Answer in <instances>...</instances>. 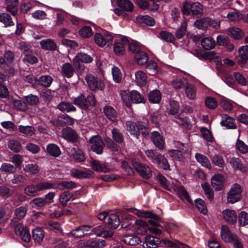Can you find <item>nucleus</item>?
Returning a JSON list of instances; mask_svg holds the SVG:
<instances>
[{"mask_svg":"<svg viewBox=\"0 0 248 248\" xmlns=\"http://www.w3.org/2000/svg\"><path fill=\"white\" fill-rule=\"evenodd\" d=\"M55 185L49 181H43L36 185L31 184L26 186L24 190L25 194L29 196L35 197L38 195L39 191L55 189Z\"/></svg>","mask_w":248,"mask_h":248,"instance_id":"f257e3e1","label":"nucleus"},{"mask_svg":"<svg viewBox=\"0 0 248 248\" xmlns=\"http://www.w3.org/2000/svg\"><path fill=\"white\" fill-rule=\"evenodd\" d=\"M73 103L82 109L86 110L90 106H94L96 104L95 97L93 93H90L86 97L83 94L74 97Z\"/></svg>","mask_w":248,"mask_h":248,"instance_id":"f03ea898","label":"nucleus"},{"mask_svg":"<svg viewBox=\"0 0 248 248\" xmlns=\"http://www.w3.org/2000/svg\"><path fill=\"white\" fill-rule=\"evenodd\" d=\"M133 213L140 217L150 218L148 223L155 227L160 226V222H162L161 218L157 215L155 214L153 211H144L134 209Z\"/></svg>","mask_w":248,"mask_h":248,"instance_id":"7ed1b4c3","label":"nucleus"},{"mask_svg":"<svg viewBox=\"0 0 248 248\" xmlns=\"http://www.w3.org/2000/svg\"><path fill=\"white\" fill-rule=\"evenodd\" d=\"M127 130L132 135L136 136L137 137L139 135L140 132L144 137L148 135L149 131L147 129V124L145 123L139 122L138 124L133 122H127L126 123Z\"/></svg>","mask_w":248,"mask_h":248,"instance_id":"20e7f679","label":"nucleus"},{"mask_svg":"<svg viewBox=\"0 0 248 248\" xmlns=\"http://www.w3.org/2000/svg\"><path fill=\"white\" fill-rule=\"evenodd\" d=\"M182 11L185 15H189L191 13L193 16H200L203 12L202 6L198 2L191 3L186 1L183 4Z\"/></svg>","mask_w":248,"mask_h":248,"instance_id":"39448f33","label":"nucleus"},{"mask_svg":"<svg viewBox=\"0 0 248 248\" xmlns=\"http://www.w3.org/2000/svg\"><path fill=\"white\" fill-rule=\"evenodd\" d=\"M242 189L237 184H234L227 194V203H234L240 201Z\"/></svg>","mask_w":248,"mask_h":248,"instance_id":"423d86ee","label":"nucleus"},{"mask_svg":"<svg viewBox=\"0 0 248 248\" xmlns=\"http://www.w3.org/2000/svg\"><path fill=\"white\" fill-rule=\"evenodd\" d=\"M105 245V241L99 239L80 240L77 244L78 248H103Z\"/></svg>","mask_w":248,"mask_h":248,"instance_id":"0eeeda50","label":"nucleus"},{"mask_svg":"<svg viewBox=\"0 0 248 248\" xmlns=\"http://www.w3.org/2000/svg\"><path fill=\"white\" fill-rule=\"evenodd\" d=\"M132 164L134 169L141 177L147 179L152 176L151 170L146 164L141 163L136 160H133Z\"/></svg>","mask_w":248,"mask_h":248,"instance_id":"6e6552de","label":"nucleus"},{"mask_svg":"<svg viewBox=\"0 0 248 248\" xmlns=\"http://www.w3.org/2000/svg\"><path fill=\"white\" fill-rule=\"evenodd\" d=\"M90 143L91 144V149L97 154H101L104 147V143L101 138L98 135L93 136L90 139Z\"/></svg>","mask_w":248,"mask_h":248,"instance_id":"1a4fd4ad","label":"nucleus"},{"mask_svg":"<svg viewBox=\"0 0 248 248\" xmlns=\"http://www.w3.org/2000/svg\"><path fill=\"white\" fill-rule=\"evenodd\" d=\"M88 84L92 90H96L97 89L102 90L104 85L102 80L96 78L92 75H87L85 78Z\"/></svg>","mask_w":248,"mask_h":248,"instance_id":"9d476101","label":"nucleus"},{"mask_svg":"<svg viewBox=\"0 0 248 248\" xmlns=\"http://www.w3.org/2000/svg\"><path fill=\"white\" fill-rule=\"evenodd\" d=\"M90 231L91 227L89 226L82 225L71 231L68 235L69 236L80 238L89 234Z\"/></svg>","mask_w":248,"mask_h":248,"instance_id":"9b49d317","label":"nucleus"},{"mask_svg":"<svg viewBox=\"0 0 248 248\" xmlns=\"http://www.w3.org/2000/svg\"><path fill=\"white\" fill-rule=\"evenodd\" d=\"M15 232L16 234L20 235L23 241L29 242L31 240V236L28 229L24 227L22 224L20 223L16 226Z\"/></svg>","mask_w":248,"mask_h":248,"instance_id":"f8f14e48","label":"nucleus"},{"mask_svg":"<svg viewBox=\"0 0 248 248\" xmlns=\"http://www.w3.org/2000/svg\"><path fill=\"white\" fill-rule=\"evenodd\" d=\"M94 41L95 43L99 46L103 47L107 43L111 44L112 42V36L109 34H106L104 35L99 33L94 34Z\"/></svg>","mask_w":248,"mask_h":248,"instance_id":"ddd939ff","label":"nucleus"},{"mask_svg":"<svg viewBox=\"0 0 248 248\" xmlns=\"http://www.w3.org/2000/svg\"><path fill=\"white\" fill-rule=\"evenodd\" d=\"M90 164L92 169L97 172L108 173L111 171L115 170L114 168L109 169L107 167L106 164H101L99 161L95 159H92L90 161Z\"/></svg>","mask_w":248,"mask_h":248,"instance_id":"4468645a","label":"nucleus"},{"mask_svg":"<svg viewBox=\"0 0 248 248\" xmlns=\"http://www.w3.org/2000/svg\"><path fill=\"white\" fill-rule=\"evenodd\" d=\"M148 229V223L141 219L137 220L133 225L134 231L139 234H144Z\"/></svg>","mask_w":248,"mask_h":248,"instance_id":"2eb2a0df","label":"nucleus"},{"mask_svg":"<svg viewBox=\"0 0 248 248\" xmlns=\"http://www.w3.org/2000/svg\"><path fill=\"white\" fill-rule=\"evenodd\" d=\"M161 243V240L155 236L147 235L142 244L143 248H156Z\"/></svg>","mask_w":248,"mask_h":248,"instance_id":"dca6fc26","label":"nucleus"},{"mask_svg":"<svg viewBox=\"0 0 248 248\" xmlns=\"http://www.w3.org/2000/svg\"><path fill=\"white\" fill-rule=\"evenodd\" d=\"M93 61V58L84 53H78L73 60V64L76 67H79V62L90 63Z\"/></svg>","mask_w":248,"mask_h":248,"instance_id":"f3484780","label":"nucleus"},{"mask_svg":"<svg viewBox=\"0 0 248 248\" xmlns=\"http://www.w3.org/2000/svg\"><path fill=\"white\" fill-rule=\"evenodd\" d=\"M152 141L157 148L159 150L164 148L165 140L162 135L158 131H153L151 136Z\"/></svg>","mask_w":248,"mask_h":248,"instance_id":"a211bd4d","label":"nucleus"},{"mask_svg":"<svg viewBox=\"0 0 248 248\" xmlns=\"http://www.w3.org/2000/svg\"><path fill=\"white\" fill-rule=\"evenodd\" d=\"M221 120L220 124L222 126H225L228 129H236L237 125L235 123V120L232 117L227 114H223L221 115Z\"/></svg>","mask_w":248,"mask_h":248,"instance_id":"6ab92c4d","label":"nucleus"},{"mask_svg":"<svg viewBox=\"0 0 248 248\" xmlns=\"http://www.w3.org/2000/svg\"><path fill=\"white\" fill-rule=\"evenodd\" d=\"M222 214L223 218L227 223L231 224L236 223L237 215L235 211L231 209H225L223 211Z\"/></svg>","mask_w":248,"mask_h":248,"instance_id":"aec40b11","label":"nucleus"},{"mask_svg":"<svg viewBox=\"0 0 248 248\" xmlns=\"http://www.w3.org/2000/svg\"><path fill=\"white\" fill-rule=\"evenodd\" d=\"M128 44V40L124 37H121L120 41L116 42L114 46V51L118 55H122L124 53L125 46Z\"/></svg>","mask_w":248,"mask_h":248,"instance_id":"412c9836","label":"nucleus"},{"mask_svg":"<svg viewBox=\"0 0 248 248\" xmlns=\"http://www.w3.org/2000/svg\"><path fill=\"white\" fill-rule=\"evenodd\" d=\"M62 135L64 139L72 142L76 141L78 138L77 133L70 127L63 128L62 130Z\"/></svg>","mask_w":248,"mask_h":248,"instance_id":"4be33fe9","label":"nucleus"},{"mask_svg":"<svg viewBox=\"0 0 248 248\" xmlns=\"http://www.w3.org/2000/svg\"><path fill=\"white\" fill-rule=\"evenodd\" d=\"M168 153L174 160L178 161H183L186 158V155L190 154L184 152V151H180V150H175V149L169 150L168 151Z\"/></svg>","mask_w":248,"mask_h":248,"instance_id":"5701e85b","label":"nucleus"},{"mask_svg":"<svg viewBox=\"0 0 248 248\" xmlns=\"http://www.w3.org/2000/svg\"><path fill=\"white\" fill-rule=\"evenodd\" d=\"M123 242L127 245L134 246L141 242L140 238L136 235L132 234H126L122 237Z\"/></svg>","mask_w":248,"mask_h":248,"instance_id":"b1692460","label":"nucleus"},{"mask_svg":"<svg viewBox=\"0 0 248 248\" xmlns=\"http://www.w3.org/2000/svg\"><path fill=\"white\" fill-rule=\"evenodd\" d=\"M229 163L234 170H239L242 172L247 170V167L242 163L240 158L233 157L230 159Z\"/></svg>","mask_w":248,"mask_h":248,"instance_id":"393cba45","label":"nucleus"},{"mask_svg":"<svg viewBox=\"0 0 248 248\" xmlns=\"http://www.w3.org/2000/svg\"><path fill=\"white\" fill-rule=\"evenodd\" d=\"M224 178L219 174L214 175L211 178V185L216 190H220L223 186Z\"/></svg>","mask_w":248,"mask_h":248,"instance_id":"a878e982","label":"nucleus"},{"mask_svg":"<svg viewBox=\"0 0 248 248\" xmlns=\"http://www.w3.org/2000/svg\"><path fill=\"white\" fill-rule=\"evenodd\" d=\"M104 112L108 119L112 122L117 119V113L115 109L110 106H106L104 108Z\"/></svg>","mask_w":248,"mask_h":248,"instance_id":"bb28decb","label":"nucleus"},{"mask_svg":"<svg viewBox=\"0 0 248 248\" xmlns=\"http://www.w3.org/2000/svg\"><path fill=\"white\" fill-rule=\"evenodd\" d=\"M71 175L76 178H88L92 176L93 172L90 170L82 171L77 169H73L70 171Z\"/></svg>","mask_w":248,"mask_h":248,"instance_id":"cd10ccee","label":"nucleus"},{"mask_svg":"<svg viewBox=\"0 0 248 248\" xmlns=\"http://www.w3.org/2000/svg\"><path fill=\"white\" fill-rule=\"evenodd\" d=\"M195 158L198 162H199L202 166L208 169H211V164L209 159L204 155L196 153L195 155Z\"/></svg>","mask_w":248,"mask_h":248,"instance_id":"c85d7f7f","label":"nucleus"},{"mask_svg":"<svg viewBox=\"0 0 248 248\" xmlns=\"http://www.w3.org/2000/svg\"><path fill=\"white\" fill-rule=\"evenodd\" d=\"M18 0H6V10L13 16H16L18 10Z\"/></svg>","mask_w":248,"mask_h":248,"instance_id":"c756f323","label":"nucleus"},{"mask_svg":"<svg viewBox=\"0 0 248 248\" xmlns=\"http://www.w3.org/2000/svg\"><path fill=\"white\" fill-rule=\"evenodd\" d=\"M228 34L234 39L239 40L244 36L242 31L237 27H231L228 30Z\"/></svg>","mask_w":248,"mask_h":248,"instance_id":"7c9ffc66","label":"nucleus"},{"mask_svg":"<svg viewBox=\"0 0 248 248\" xmlns=\"http://www.w3.org/2000/svg\"><path fill=\"white\" fill-rule=\"evenodd\" d=\"M222 239L226 242H230L235 236L233 235L229 231V227L226 225H223L220 232Z\"/></svg>","mask_w":248,"mask_h":248,"instance_id":"2f4dec72","label":"nucleus"},{"mask_svg":"<svg viewBox=\"0 0 248 248\" xmlns=\"http://www.w3.org/2000/svg\"><path fill=\"white\" fill-rule=\"evenodd\" d=\"M135 82L139 86L145 85L147 81V76L142 71H138L135 73Z\"/></svg>","mask_w":248,"mask_h":248,"instance_id":"473e14b6","label":"nucleus"},{"mask_svg":"<svg viewBox=\"0 0 248 248\" xmlns=\"http://www.w3.org/2000/svg\"><path fill=\"white\" fill-rule=\"evenodd\" d=\"M74 73V69L71 63L67 62L62 65V73L64 77L67 78H71L73 76Z\"/></svg>","mask_w":248,"mask_h":248,"instance_id":"72a5a7b5","label":"nucleus"},{"mask_svg":"<svg viewBox=\"0 0 248 248\" xmlns=\"http://www.w3.org/2000/svg\"><path fill=\"white\" fill-rule=\"evenodd\" d=\"M19 131L24 136L27 137H31L35 134V129L34 127L31 125H20L18 127Z\"/></svg>","mask_w":248,"mask_h":248,"instance_id":"f704fd0d","label":"nucleus"},{"mask_svg":"<svg viewBox=\"0 0 248 248\" xmlns=\"http://www.w3.org/2000/svg\"><path fill=\"white\" fill-rule=\"evenodd\" d=\"M46 151L50 155L54 157H58L61 154V151L59 146L53 143L49 144L47 146Z\"/></svg>","mask_w":248,"mask_h":248,"instance_id":"c9c22d12","label":"nucleus"},{"mask_svg":"<svg viewBox=\"0 0 248 248\" xmlns=\"http://www.w3.org/2000/svg\"><path fill=\"white\" fill-rule=\"evenodd\" d=\"M30 204L32 208L37 209H42L46 205V201L42 197H37L33 199L30 202Z\"/></svg>","mask_w":248,"mask_h":248,"instance_id":"e433bc0d","label":"nucleus"},{"mask_svg":"<svg viewBox=\"0 0 248 248\" xmlns=\"http://www.w3.org/2000/svg\"><path fill=\"white\" fill-rule=\"evenodd\" d=\"M201 45L204 49L210 50L215 47L216 42L212 37H208L204 38L201 40Z\"/></svg>","mask_w":248,"mask_h":248,"instance_id":"4c0bfd02","label":"nucleus"},{"mask_svg":"<svg viewBox=\"0 0 248 248\" xmlns=\"http://www.w3.org/2000/svg\"><path fill=\"white\" fill-rule=\"evenodd\" d=\"M40 45L43 49L46 50H54L57 48L56 43L50 39L42 40L40 42Z\"/></svg>","mask_w":248,"mask_h":248,"instance_id":"58836bf2","label":"nucleus"},{"mask_svg":"<svg viewBox=\"0 0 248 248\" xmlns=\"http://www.w3.org/2000/svg\"><path fill=\"white\" fill-rule=\"evenodd\" d=\"M135 59L136 62L139 65H143L148 61V56L146 53L143 51L136 53Z\"/></svg>","mask_w":248,"mask_h":248,"instance_id":"ea45409f","label":"nucleus"},{"mask_svg":"<svg viewBox=\"0 0 248 248\" xmlns=\"http://www.w3.org/2000/svg\"><path fill=\"white\" fill-rule=\"evenodd\" d=\"M118 5L127 12H131L134 8L133 4L129 0H117Z\"/></svg>","mask_w":248,"mask_h":248,"instance_id":"a19ab883","label":"nucleus"},{"mask_svg":"<svg viewBox=\"0 0 248 248\" xmlns=\"http://www.w3.org/2000/svg\"><path fill=\"white\" fill-rule=\"evenodd\" d=\"M57 108L61 111L69 112L71 111H76L77 109L72 104L68 102H62L60 103Z\"/></svg>","mask_w":248,"mask_h":248,"instance_id":"79ce46f5","label":"nucleus"},{"mask_svg":"<svg viewBox=\"0 0 248 248\" xmlns=\"http://www.w3.org/2000/svg\"><path fill=\"white\" fill-rule=\"evenodd\" d=\"M71 155L73 158L77 161L83 162L85 160V157L80 150L78 148H73L71 150Z\"/></svg>","mask_w":248,"mask_h":248,"instance_id":"37998d69","label":"nucleus"},{"mask_svg":"<svg viewBox=\"0 0 248 248\" xmlns=\"http://www.w3.org/2000/svg\"><path fill=\"white\" fill-rule=\"evenodd\" d=\"M145 154L147 157L151 160L154 163L158 162L159 157H161V155L158 154L155 150H147L145 151Z\"/></svg>","mask_w":248,"mask_h":248,"instance_id":"c03bdc74","label":"nucleus"},{"mask_svg":"<svg viewBox=\"0 0 248 248\" xmlns=\"http://www.w3.org/2000/svg\"><path fill=\"white\" fill-rule=\"evenodd\" d=\"M0 22L2 23L6 27L14 25L11 17L7 13H0Z\"/></svg>","mask_w":248,"mask_h":248,"instance_id":"a18cd8bd","label":"nucleus"},{"mask_svg":"<svg viewBox=\"0 0 248 248\" xmlns=\"http://www.w3.org/2000/svg\"><path fill=\"white\" fill-rule=\"evenodd\" d=\"M175 191L178 196L182 199V200H186L189 202H191L192 200L190 198V196L185 189V188L182 186H179L175 188Z\"/></svg>","mask_w":248,"mask_h":248,"instance_id":"49530a36","label":"nucleus"},{"mask_svg":"<svg viewBox=\"0 0 248 248\" xmlns=\"http://www.w3.org/2000/svg\"><path fill=\"white\" fill-rule=\"evenodd\" d=\"M23 170L26 172L31 175H35L40 170V169L37 165L32 163L26 164L24 167Z\"/></svg>","mask_w":248,"mask_h":248,"instance_id":"de8ad7c7","label":"nucleus"},{"mask_svg":"<svg viewBox=\"0 0 248 248\" xmlns=\"http://www.w3.org/2000/svg\"><path fill=\"white\" fill-rule=\"evenodd\" d=\"M187 83V80L186 78L180 77L173 80L171 85L174 88L178 89L185 87Z\"/></svg>","mask_w":248,"mask_h":248,"instance_id":"09e8293b","label":"nucleus"},{"mask_svg":"<svg viewBox=\"0 0 248 248\" xmlns=\"http://www.w3.org/2000/svg\"><path fill=\"white\" fill-rule=\"evenodd\" d=\"M45 236L43 230L40 228H36L32 231V237L35 241L40 243Z\"/></svg>","mask_w":248,"mask_h":248,"instance_id":"8fccbe9b","label":"nucleus"},{"mask_svg":"<svg viewBox=\"0 0 248 248\" xmlns=\"http://www.w3.org/2000/svg\"><path fill=\"white\" fill-rule=\"evenodd\" d=\"M196 89L194 85L187 83L185 86V93L190 99H194L196 97Z\"/></svg>","mask_w":248,"mask_h":248,"instance_id":"3c124183","label":"nucleus"},{"mask_svg":"<svg viewBox=\"0 0 248 248\" xmlns=\"http://www.w3.org/2000/svg\"><path fill=\"white\" fill-rule=\"evenodd\" d=\"M108 223L109 227L112 229L117 228L120 223L118 216L115 214L110 215L108 217Z\"/></svg>","mask_w":248,"mask_h":248,"instance_id":"603ef678","label":"nucleus"},{"mask_svg":"<svg viewBox=\"0 0 248 248\" xmlns=\"http://www.w3.org/2000/svg\"><path fill=\"white\" fill-rule=\"evenodd\" d=\"M149 100L153 103H158L161 100V95L158 90L150 92L148 94Z\"/></svg>","mask_w":248,"mask_h":248,"instance_id":"864d4df0","label":"nucleus"},{"mask_svg":"<svg viewBox=\"0 0 248 248\" xmlns=\"http://www.w3.org/2000/svg\"><path fill=\"white\" fill-rule=\"evenodd\" d=\"M227 17L230 21L233 22H236L243 18L242 15L236 10L229 12Z\"/></svg>","mask_w":248,"mask_h":248,"instance_id":"5fc2aeb1","label":"nucleus"},{"mask_svg":"<svg viewBox=\"0 0 248 248\" xmlns=\"http://www.w3.org/2000/svg\"><path fill=\"white\" fill-rule=\"evenodd\" d=\"M27 205H22L16 208L15 211V215L18 219L24 218L27 213Z\"/></svg>","mask_w":248,"mask_h":248,"instance_id":"6e6d98bb","label":"nucleus"},{"mask_svg":"<svg viewBox=\"0 0 248 248\" xmlns=\"http://www.w3.org/2000/svg\"><path fill=\"white\" fill-rule=\"evenodd\" d=\"M131 101L133 103H143L145 100L143 96L136 91L131 92Z\"/></svg>","mask_w":248,"mask_h":248,"instance_id":"4d7b16f0","label":"nucleus"},{"mask_svg":"<svg viewBox=\"0 0 248 248\" xmlns=\"http://www.w3.org/2000/svg\"><path fill=\"white\" fill-rule=\"evenodd\" d=\"M209 18H204L196 20L194 25L199 29L205 30L209 26Z\"/></svg>","mask_w":248,"mask_h":248,"instance_id":"13d9d810","label":"nucleus"},{"mask_svg":"<svg viewBox=\"0 0 248 248\" xmlns=\"http://www.w3.org/2000/svg\"><path fill=\"white\" fill-rule=\"evenodd\" d=\"M8 146L10 149L15 153L19 152L22 148L20 143L16 140H10Z\"/></svg>","mask_w":248,"mask_h":248,"instance_id":"bf43d9fd","label":"nucleus"},{"mask_svg":"<svg viewBox=\"0 0 248 248\" xmlns=\"http://www.w3.org/2000/svg\"><path fill=\"white\" fill-rule=\"evenodd\" d=\"M72 196V194L69 191H65L63 192L61 194L60 197L59 201L61 204L62 206H65Z\"/></svg>","mask_w":248,"mask_h":248,"instance_id":"052dcab7","label":"nucleus"},{"mask_svg":"<svg viewBox=\"0 0 248 248\" xmlns=\"http://www.w3.org/2000/svg\"><path fill=\"white\" fill-rule=\"evenodd\" d=\"M212 163L216 166L223 168L225 166V162L223 157L217 154L214 155L211 157Z\"/></svg>","mask_w":248,"mask_h":248,"instance_id":"680f3d73","label":"nucleus"},{"mask_svg":"<svg viewBox=\"0 0 248 248\" xmlns=\"http://www.w3.org/2000/svg\"><path fill=\"white\" fill-rule=\"evenodd\" d=\"M121 95L123 103L127 107H130L132 103L131 92L128 93L125 91H123L121 92Z\"/></svg>","mask_w":248,"mask_h":248,"instance_id":"e2e57ef3","label":"nucleus"},{"mask_svg":"<svg viewBox=\"0 0 248 248\" xmlns=\"http://www.w3.org/2000/svg\"><path fill=\"white\" fill-rule=\"evenodd\" d=\"M53 81V78L49 75L43 76L40 77L39 83L40 85L46 87H49Z\"/></svg>","mask_w":248,"mask_h":248,"instance_id":"0e129e2a","label":"nucleus"},{"mask_svg":"<svg viewBox=\"0 0 248 248\" xmlns=\"http://www.w3.org/2000/svg\"><path fill=\"white\" fill-rule=\"evenodd\" d=\"M0 170L2 172L13 173L16 171V168L10 163H3L0 167Z\"/></svg>","mask_w":248,"mask_h":248,"instance_id":"69168bd1","label":"nucleus"},{"mask_svg":"<svg viewBox=\"0 0 248 248\" xmlns=\"http://www.w3.org/2000/svg\"><path fill=\"white\" fill-rule=\"evenodd\" d=\"M80 35L83 38H89L93 34L92 28L89 26H84L79 31Z\"/></svg>","mask_w":248,"mask_h":248,"instance_id":"338daca9","label":"nucleus"},{"mask_svg":"<svg viewBox=\"0 0 248 248\" xmlns=\"http://www.w3.org/2000/svg\"><path fill=\"white\" fill-rule=\"evenodd\" d=\"M204 102L206 107L209 109H215L217 106V100L213 97H207Z\"/></svg>","mask_w":248,"mask_h":248,"instance_id":"774afa93","label":"nucleus"}]
</instances>
